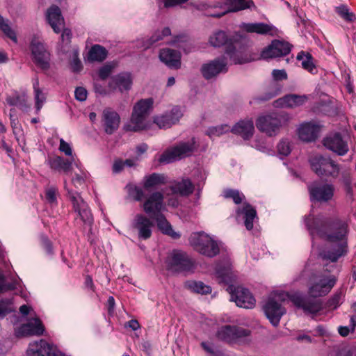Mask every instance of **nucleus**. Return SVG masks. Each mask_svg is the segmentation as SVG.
<instances>
[{"instance_id":"34","label":"nucleus","mask_w":356,"mask_h":356,"mask_svg":"<svg viewBox=\"0 0 356 356\" xmlns=\"http://www.w3.org/2000/svg\"><path fill=\"white\" fill-rule=\"evenodd\" d=\"M152 219L156 221L159 229L163 234L168 235L174 239H177L180 237V234L173 230L171 225L163 213L157 215L152 218Z\"/></svg>"},{"instance_id":"32","label":"nucleus","mask_w":356,"mask_h":356,"mask_svg":"<svg viewBox=\"0 0 356 356\" xmlns=\"http://www.w3.org/2000/svg\"><path fill=\"white\" fill-rule=\"evenodd\" d=\"M237 216L243 215L244 219V224L248 230H251L253 228L254 220L257 218V211L254 207L250 204H244L242 209L238 208L236 210Z\"/></svg>"},{"instance_id":"50","label":"nucleus","mask_w":356,"mask_h":356,"mask_svg":"<svg viewBox=\"0 0 356 356\" xmlns=\"http://www.w3.org/2000/svg\"><path fill=\"white\" fill-rule=\"evenodd\" d=\"M14 311L13 301L10 298H4L0 300V318Z\"/></svg>"},{"instance_id":"39","label":"nucleus","mask_w":356,"mask_h":356,"mask_svg":"<svg viewBox=\"0 0 356 356\" xmlns=\"http://www.w3.org/2000/svg\"><path fill=\"white\" fill-rule=\"evenodd\" d=\"M347 252V242H342L337 245V247L334 250L325 251L323 254V258L331 261L332 262H336L339 258L346 254Z\"/></svg>"},{"instance_id":"24","label":"nucleus","mask_w":356,"mask_h":356,"mask_svg":"<svg viewBox=\"0 0 356 356\" xmlns=\"http://www.w3.org/2000/svg\"><path fill=\"white\" fill-rule=\"evenodd\" d=\"M225 3L229 6L227 10L221 13H207L206 16H209L215 18H220L229 12H236L247 8H250L254 6V2L252 0H225Z\"/></svg>"},{"instance_id":"42","label":"nucleus","mask_w":356,"mask_h":356,"mask_svg":"<svg viewBox=\"0 0 356 356\" xmlns=\"http://www.w3.org/2000/svg\"><path fill=\"white\" fill-rule=\"evenodd\" d=\"M33 88L35 100V107L37 111H40L46 101V95L39 86V79L38 77L33 79Z\"/></svg>"},{"instance_id":"26","label":"nucleus","mask_w":356,"mask_h":356,"mask_svg":"<svg viewBox=\"0 0 356 356\" xmlns=\"http://www.w3.org/2000/svg\"><path fill=\"white\" fill-rule=\"evenodd\" d=\"M27 354L28 356H65L44 340H40L33 348H30Z\"/></svg>"},{"instance_id":"3","label":"nucleus","mask_w":356,"mask_h":356,"mask_svg":"<svg viewBox=\"0 0 356 356\" xmlns=\"http://www.w3.org/2000/svg\"><path fill=\"white\" fill-rule=\"evenodd\" d=\"M64 188L67 192V197L71 202L72 211L74 213V220L76 225H88L94 221L93 215L88 203L81 194L70 189L67 186V181L64 180Z\"/></svg>"},{"instance_id":"43","label":"nucleus","mask_w":356,"mask_h":356,"mask_svg":"<svg viewBox=\"0 0 356 356\" xmlns=\"http://www.w3.org/2000/svg\"><path fill=\"white\" fill-rule=\"evenodd\" d=\"M186 286L192 291L200 294H209L211 293V287L204 284L201 281H189Z\"/></svg>"},{"instance_id":"10","label":"nucleus","mask_w":356,"mask_h":356,"mask_svg":"<svg viewBox=\"0 0 356 356\" xmlns=\"http://www.w3.org/2000/svg\"><path fill=\"white\" fill-rule=\"evenodd\" d=\"M250 330L241 327L225 325L218 332V337L228 343H243L249 341Z\"/></svg>"},{"instance_id":"25","label":"nucleus","mask_w":356,"mask_h":356,"mask_svg":"<svg viewBox=\"0 0 356 356\" xmlns=\"http://www.w3.org/2000/svg\"><path fill=\"white\" fill-rule=\"evenodd\" d=\"M47 19L54 31L58 33L64 27V19L60 9L55 5L51 6L47 11Z\"/></svg>"},{"instance_id":"9","label":"nucleus","mask_w":356,"mask_h":356,"mask_svg":"<svg viewBox=\"0 0 356 356\" xmlns=\"http://www.w3.org/2000/svg\"><path fill=\"white\" fill-rule=\"evenodd\" d=\"M307 188L312 202L327 203L333 199L335 188L332 184L314 181Z\"/></svg>"},{"instance_id":"2","label":"nucleus","mask_w":356,"mask_h":356,"mask_svg":"<svg viewBox=\"0 0 356 356\" xmlns=\"http://www.w3.org/2000/svg\"><path fill=\"white\" fill-rule=\"evenodd\" d=\"M306 226L312 238L314 236L329 242H346L348 225L338 218H328L323 216H308L305 219Z\"/></svg>"},{"instance_id":"54","label":"nucleus","mask_w":356,"mask_h":356,"mask_svg":"<svg viewBox=\"0 0 356 356\" xmlns=\"http://www.w3.org/2000/svg\"><path fill=\"white\" fill-rule=\"evenodd\" d=\"M278 153L283 156H288L291 151L290 143L286 139H282L277 145Z\"/></svg>"},{"instance_id":"5","label":"nucleus","mask_w":356,"mask_h":356,"mask_svg":"<svg viewBox=\"0 0 356 356\" xmlns=\"http://www.w3.org/2000/svg\"><path fill=\"white\" fill-rule=\"evenodd\" d=\"M311 168L318 177H339L341 166L330 156L315 155L309 160Z\"/></svg>"},{"instance_id":"55","label":"nucleus","mask_w":356,"mask_h":356,"mask_svg":"<svg viewBox=\"0 0 356 356\" xmlns=\"http://www.w3.org/2000/svg\"><path fill=\"white\" fill-rule=\"evenodd\" d=\"M113 66L108 64L104 65L98 71V75L102 80L106 79L112 72Z\"/></svg>"},{"instance_id":"59","label":"nucleus","mask_w":356,"mask_h":356,"mask_svg":"<svg viewBox=\"0 0 356 356\" xmlns=\"http://www.w3.org/2000/svg\"><path fill=\"white\" fill-rule=\"evenodd\" d=\"M57 189L55 187H51L46 191V198L49 203L56 202Z\"/></svg>"},{"instance_id":"40","label":"nucleus","mask_w":356,"mask_h":356,"mask_svg":"<svg viewBox=\"0 0 356 356\" xmlns=\"http://www.w3.org/2000/svg\"><path fill=\"white\" fill-rule=\"evenodd\" d=\"M107 54L108 51L104 47L99 44H95L88 51V58L92 62H102L106 58Z\"/></svg>"},{"instance_id":"4","label":"nucleus","mask_w":356,"mask_h":356,"mask_svg":"<svg viewBox=\"0 0 356 356\" xmlns=\"http://www.w3.org/2000/svg\"><path fill=\"white\" fill-rule=\"evenodd\" d=\"M154 101L152 98L143 99L134 106L131 121L126 126L127 131H138L147 129L150 126L148 116L152 108Z\"/></svg>"},{"instance_id":"41","label":"nucleus","mask_w":356,"mask_h":356,"mask_svg":"<svg viewBox=\"0 0 356 356\" xmlns=\"http://www.w3.org/2000/svg\"><path fill=\"white\" fill-rule=\"evenodd\" d=\"M165 183V177L158 173H152L143 178V187L149 190Z\"/></svg>"},{"instance_id":"7","label":"nucleus","mask_w":356,"mask_h":356,"mask_svg":"<svg viewBox=\"0 0 356 356\" xmlns=\"http://www.w3.org/2000/svg\"><path fill=\"white\" fill-rule=\"evenodd\" d=\"M166 267L175 273L188 272L194 268V261L184 251L173 250L166 258Z\"/></svg>"},{"instance_id":"33","label":"nucleus","mask_w":356,"mask_h":356,"mask_svg":"<svg viewBox=\"0 0 356 356\" xmlns=\"http://www.w3.org/2000/svg\"><path fill=\"white\" fill-rule=\"evenodd\" d=\"M72 162L73 159L70 161L58 156L48 159V164L51 169L66 174L70 171Z\"/></svg>"},{"instance_id":"21","label":"nucleus","mask_w":356,"mask_h":356,"mask_svg":"<svg viewBox=\"0 0 356 356\" xmlns=\"http://www.w3.org/2000/svg\"><path fill=\"white\" fill-rule=\"evenodd\" d=\"M183 113L178 106L173 107L170 111L154 118L155 123L160 129H168L177 123Z\"/></svg>"},{"instance_id":"53","label":"nucleus","mask_w":356,"mask_h":356,"mask_svg":"<svg viewBox=\"0 0 356 356\" xmlns=\"http://www.w3.org/2000/svg\"><path fill=\"white\" fill-rule=\"evenodd\" d=\"M87 178V172L81 171L80 173H75L72 179V183L76 188L82 187L85 184Z\"/></svg>"},{"instance_id":"38","label":"nucleus","mask_w":356,"mask_h":356,"mask_svg":"<svg viewBox=\"0 0 356 356\" xmlns=\"http://www.w3.org/2000/svg\"><path fill=\"white\" fill-rule=\"evenodd\" d=\"M298 60L301 61L302 67L309 72L314 74L317 72L316 67L313 62V57L311 54L301 51L296 57Z\"/></svg>"},{"instance_id":"56","label":"nucleus","mask_w":356,"mask_h":356,"mask_svg":"<svg viewBox=\"0 0 356 356\" xmlns=\"http://www.w3.org/2000/svg\"><path fill=\"white\" fill-rule=\"evenodd\" d=\"M130 194L133 197L134 200L138 202L142 201L145 197L143 190L138 186H135L131 191Z\"/></svg>"},{"instance_id":"62","label":"nucleus","mask_w":356,"mask_h":356,"mask_svg":"<svg viewBox=\"0 0 356 356\" xmlns=\"http://www.w3.org/2000/svg\"><path fill=\"white\" fill-rule=\"evenodd\" d=\"M277 92H268L264 95H260L254 99L257 102L268 101L277 95Z\"/></svg>"},{"instance_id":"29","label":"nucleus","mask_w":356,"mask_h":356,"mask_svg":"<svg viewBox=\"0 0 356 356\" xmlns=\"http://www.w3.org/2000/svg\"><path fill=\"white\" fill-rule=\"evenodd\" d=\"M307 97L305 95H287L274 102L275 107L293 108L300 106L305 103Z\"/></svg>"},{"instance_id":"14","label":"nucleus","mask_w":356,"mask_h":356,"mask_svg":"<svg viewBox=\"0 0 356 356\" xmlns=\"http://www.w3.org/2000/svg\"><path fill=\"white\" fill-rule=\"evenodd\" d=\"M228 71L227 57L225 56L218 57L202 65L201 72L203 77L209 80L216 77L221 73Z\"/></svg>"},{"instance_id":"44","label":"nucleus","mask_w":356,"mask_h":356,"mask_svg":"<svg viewBox=\"0 0 356 356\" xmlns=\"http://www.w3.org/2000/svg\"><path fill=\"white\" fill-rule=\"evenodd\" d=\"M339 175L340 180L343 184L346 193L349 195L353 193V181L350 170L348 168H341Z\"/></svg>"},{"instance_id":"49","label":"nucleus","mask_w":356,"mask_h":356,"mask_svg":"<svg viewBox=\"0 0 356 356\" xmlns=\"http://www.w3.org/2000/svg\"><path fill=\"white\" fill-rule=\"evenodd\" d=\"M224 197L227 199H232L234 202L238 204L242 202L245 196L243 193H240L238 190L226 189L224 191Z\"/></svg>"},{"instance_id":"27","label":"nucleus","mask_w":356,"mask_h":356,"mask_svg":"<svg viewBox=\"0 0 356 356\" xmlns=\"http://www.w3.org/2000/svg\"><path fill=\"white\" fill-rule=\"evenodd\" d=\"M159 59L171 68H179L181 66V55L176 50L169 48L163 49L159 53Z\"/></svg>"},{"instance_id":"28","label":"nucleus","mask_w":356,"mask_h":356,"mask_svg":"<svg viewBox=\"0 0 356 356\" xmlns=\"http://www.w3.org/2000/svg\"><path fill=\"white\" fill-rule=\"evenodd\" d=\"M44 331V327L39 318H34L19 329L18 334L22 336H40Z\"/></svg>"},{"instance_id":"61","label":"nucleus","mask_w":356,"mask_h":356,"mask_svg":"<svg viewBox=\"0 0 356 356\" xmlns=\"http://www.w3.org/2000/svg\"><path fill=\"white\" fill-rule=\"evenodd\" d=\"M71 66L74 72H79L82 68V64L78 57V54L75 53L71 61Z\"/></svg>"},{"instance_id":"22","label":"nucleus","mask_w":356,"mask_h":356,"mask_svg":"<svg viewBox=\"0 0 356 356\" xmlns=\"http://www.w3.org/2000/svg\"><path fill=\"white\" fill-rule=\"evenodd\" d=\"M132 84L131 76L129 72H121L111 77L108 88L112 91L119 90L122 92L124 90H130Z\"/></svg>"},{"instance_id":"47","label":"nucleus","mask_w":356,"mask_h":356,"mask_svg":"<svg viewBox=\"0 0 356 356\" xmlns=\"http://www.w3.org/2000/svg\"><path fill=\"white\" fill-rule=\"evenodd\" d=\"M229 131L227 124H220L215 127H210L206 131V134L211 138L218 137Z\"/></svg>"},{"instance_id":"13","label":"nucleus","mask_w":356,"mask_h":356,"mask_svg":"<svg viewBox=\"0 0 356 356\" xmlns=\"http://www.w3.org/2000/svg\"><path fill=\"white\" fill-rule=\"evenodd\" d=\"M131 227L136 232L139 239L147 240L152 235L154 222L152 218L143 213H137L131 220Z\"/></svg>"},{"instance_id":"51","label":"nucleus","mask_w":356,"mask_h":356,"mask_svg":"<svg viewBox=\"0 0 356 356\" xmlns=\"http://www.w3.org/2000/svg\"><path fill=\"white\" fill-rule=\"evenodd\" d=\"M343 296L342 291H337L327 301L325 307L332 309H337L341 305Z\"/></svg>"},{"instance_id":"30","label":"nucleus","mask_w":356,"mask_h":356,"mask_svg":"<svg viewBox=\"0 0 356 356\" xmlns=\"http://www.w3.org/2000/svg\"><path fill=\"white\" fill-rule=\"evenodd\" d=\"M254 123L252 120L245 119L240 120L231 129V131L241 136L243 139L248 140L251 138L254 134Z\"/></svg>"},{"instance_id":"31","label":"nucleus","mask_w":356,"mask_h":356,"mask_svg":"<svg viewBox=\"0 0 356 356\" xmlns=\"http://www.w3.org/2000/svg\"><path fill=\"white\" fill-rule=\"evenodd\" d=\"M321 127L312 122L305 123L298 129L300 138L306 142L315 140L320 132Z\"/></svg>"},{"instance_id":"19","label":"nucleus","mask_w":356,"mask_h":356,"mask_svg":"<svg viewBox=\"0 0 356 356\" xmlns=\"http://www.w3.org/2000/svg\"><path fill=\"white\" fill-rule=\"evenodd\" d=\"M101 122L105 133L111 135L120 127V116L113 108H105L102 113Z\"/></svg>"},{"instance_id":"12","label":"nucleus","mask_w":356,"mask_h":356,"mask_svg":"<svg viewBox=\"0 0 356 356\" xmlns=\"http://www.w3.org/2000/svg\"><path fill=\"white\" fill-rule=\"evenodd\" d=\"M284 117L279 113H271L260 116L256 121L257 129L265 133L268 136H274L278 134L282 126Z\"/></svg>"},{"instance_id":"15","label":"nucleus","mask_w":356,"mask_h":356,"mask_svg":"<svg viewBox=\"0 0 356 356\" xmlns=\"http://www.w3.org/2000/svg\"><path fill=\"white\" fill-rule=\"evenodd\" d=\"M31 50L33 60L38 67L42 70L50 67V54L40 41L33 39L31 42Z\"/></svg>"},{"instance_id":"57","label":"nucleus","mask_w":356,"mask_h":356,"mask_svg":"<svg viewBox=\"0 0 356 356\" xmlns=\"http://www.w3.org/2000/svg\"><path fill=\"white\" fill-rule=\"evenodd\" d=\"M87 90L83 87H77L74 91V95L76 100L83 102L87 98Z\"/></svg>"},{"instance_id":"23","label":"nucleus","mask_w":356,"mask_h":356,"mask_svg":"<svg viewBox=\"0 0 356 356\" xmlns=\"http://www.w3.org/2000/svg\"><path fill=\"white\" fill-rule=\"evenodd\" d=\"M225 54L234 64H242L249 61L245 48H239V42L236 40L226 47Z\"/></svg>"},{"instance_id":"17","label":"nucleus","mask_w":356,"mask_h":356,"mask_svg":"<svg viewBox=\"0 0 356 356\" xmlns=\"http://www.w3.org/2000/svg\"><path fill=\"white\" fill-rule=\"evenodd\" d=\"M323 144L326 149L340 156L346 155L349 151L348 142L343 138L341 134L339 132L327 136L324 138Z\"/></svg>"},{"instance_id":"48","label":"nucleus","mask_w":356,"mask_h":356,"mask_svg":"<svg viewBox=\"0 0 356 356\" xmlns=\"http://www.w3.org/2000/svg\"><path fill=\"white\" fill-rule=\"evenodd\" d=\"M216 276L220 281L228 284L232 281L230 270L228 268L222 266H217L216 268Z\"/></svg>"},{"instance_id":"46","label":"nucleus","mask_w":356,"mask_h":356,"mask_svg":"<svg viewBox=\"0 0 356 356\" xmlns=\"http://www.w3.org/2000/svg\"><path fill=\"white\" fill-rule=\"evenodd\" d=\"M0 29L3 33L12 40L13 42H17V37L15 31L10 28L8 20L5 19L1 15H0Z\"/></svg>"},{"instance_id":"52","label":"nucleus","mask_w":356,"mask_h":356,"mask_svg":"<svg viewBox=\"0 0 356 356\" xmlns=\"http://www.w3.org/2000/svg\"><path fill=\"white\" fill-rule=\"evenodd\" d=\"M93 225L94 221H92L90 224V225L83 224L79 226L82 232L87 236L88 241L90 243H93L95 241V232L93 230Z\"/></svg>"},{"instance_id":"16","label":"nucleus","mask_w":356,"mask_h":356,"mask_svg":"<svg viewBox=\"0 0 356 356\" xmlns=\"http://www.w3.org/2000/svg\"><path fill=\"white\" fill-rule=\"evenodd\" d=\"M163 199L164 196L162 193L159 191L152 193L146 198L142 205L144 212L152 218L161 214L165 208Z\"/></svg>"},{"instance_id":"6","label":"nucleus","mask_w":356,"mask_h":356,"mask_svg":"<svg viewBox=\"0 0 356 356\" xmlns=\"http://www.w3.org/2000/svg\"><path fill=\"white\" fill-rule=\"evenodd\" d=\"M189 242L195 250L205 257L213 258L220 253V243L204 232L193 233Z\"/></svg>"},{"instance_id":"64","label":"nucleus","mask_w":356,"mask_h":356,"mask_svg":"<svg viewBox=\"0 0 356 356\" xmlns=\"http://www.w3.org/2000/svg\"><path fill=\"white\" fill-rule=\"evenodd\" d=\"M42 244L48 254L52 253V245L51 241L47 237L42 236L41 238Z\"/></svg>"},{"instance_id":"63","label":"nucleus","mask_w":356,"mask_h":356,"mask_svg":"<svg viewBox=\"0 0 356 356\" xmlns=\"http://www.w3.org/2000/svg\"><path fill=\"white\" fill-rule=\"evenodd\" d=\"M136 46L138 48H143L144 49H147L152 46V44L151 43L149 38H147V39L141 38V39H138L137 40Z\"/></svg>"},{"instance_id":"35","label":"nucleus","mask_w":356,"mask_h":356,"mask_svg":"<svg viewBox=\"0 0 356 356\" xmlns=\"http://www.w3.org/2000/svg\"><path fill=\"white\" fill-rule=\"evenodd\" d=\"M240 27L248 33L266 35L272 31V27L265 23H242Z\"/></svg>"},{"instance_id":"36","label":"nucleus","mask_w":356,"mask_h":356,"mask_svg":"<svg viewBox=\"0 0 356 356\" xmlns=\"http://www.w3.org/2000/svg\"><path fill=\"white\" fill-rule=\"evenodd\" d=\"M235 40L228 37L223 31H218L213 33L209 38V43L214 47L225 46V48L232 44Z\"/></svg>"},{"instance_id":"8","label":"nucleus","mask_w":356,"mask_h":356,"mask_svg":"<svg viewBox=\"0 0 356 356\" xmlns=\"http://www.w3.org/2000/svg\"><path fill=\"white\" fill-rule=\"evenodd\" d=\"M337 281V277L333 275H321L317 276L316 280L309 287L308 293L309 296H307V297L315 300L314 298L321 297L327 295L334 286ZM304 295L305 296V294ZM316 301L319 302L322 306L321 300H316Z\"/></svg>"},{"instance_id":"18","label":"nucleus","mask_w":356,"mask_h":356,"mask_svg":"<svg viewBox=\"0 0 356 356\" xmlns=\"http://www.w3.org/2000/svg\"><path fill=\"white\" fill-rule=\"evenodd\" d=\"M291 49L289 42L274 40L261 51V56L264 59L284 56L290 53Z\"/></svg>"},{"instance_id":"1","label":"nucleus","mask_w":356,"mask_h":356,"mask_svg":"<svg viewBox=\"0 0 356 356\" xmlns=\"http://www.w3.org/2000/svg\"><path fill=\"white\" fill-rule=\"evenodd\" d=\"M286 298L296 307L303 309L305 313L316 314L321 309L319 302L312 300L300 291L283 292L270 296L263 306V309L266 317L275 327L279 325L281 317L286 313L285 308L282 307L279 302L284 300Z\"/></svg>"},{"instance_id":"45","label":"nucleus","mask_w":356,"mask_h":356,"mask_svg":"<svg viewBox=\"0 0 356 356\" xmlns=\"http://www.w3.org/2000/svg\"><path fill=\"white\" fill-rule=\"evenodd\" d=\"M337 13L345 21L348 22H354L356 19L355 15L350 12L346 5H341L336 8Z\"/></svg>"},{"instance_id":"37","label":"nucleus","mask_w":356,"mask_h":356,"mask_svg":"<svg viewBox=\"0 0 356 356\" xmlns=\"http://www.w3.org/2000/svg\"><path fill=\"white\" fill-rule=\"evenodd\" d=\"M171 190L173 193L179 194L181 196H188L193 193L194 185L189 179H183L180 181L175 182Z\"/></svg>"},{"instance_id":"11","label":"nucleus","mask_w":356,"mask_h":356,"mask_svg":"<svg viewBox=\"0 0 356 356\" xmlns=\"http://www.w3.org/2000/svg\"><path fill=\"white\" fill-rule=\"evenodd\" d=\"M195 138L190 141L181 142L170 151L164 152L159 158L160 163H170L191 156L195 151Z\"/></svg>"},{"instance_id":"58","label":"nucleus","mask_w":356,"mask_h":356,"mask_svg":"<svg viewBox=\"0 0 356 356\" xmlns=\"http://www.w3.org/2000/svg\"><path fill=\"white\" fill-rule=\"evenodd\" d=\"M59 150L63 152L66 156H72V150L70 145L65 142L63 138L60 139Z\"/></svg>"},{"instance_id":"60","label":"nucleus","mask_w":356,"mask_h":356,"mask_svg":"<svg viewBox=\"0 0 356 356\" xmlns=\"http://www.w3.org/2000/svg\"><path fill=\"white\" fill-rule=\"evenodd\" d=\"M272 76L276 81H282L287 79V74L284 70H273Z\"/></svg>"},{"instance_id":"20","label":"nucleus","mask_w":356,"mask_h":356,"mask_svg":"<svg viewBox=\"0 0 356 356\" xmlns=\"http://www.w3.org/2000/svg\"><path fill=\"white\" fill-rule=\"evenodd\" d=\"M231 299L238 307L245 309L253 308L256 302L250 291L242 286H237L231 291Z\"/></svg>"}]
</instances>
